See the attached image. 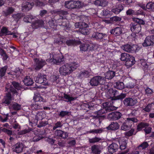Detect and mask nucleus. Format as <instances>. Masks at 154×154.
I'll list each match as a JSON object with an SVG mask.
<instances>
[{
    "label": "nucleus",
    "instance_id": "9",
    "mask_svg": "<svg viewBox=\"0 0 154 154\" xmlns=\"http://www.w3.org/2000/svg\"><path fill=\"white\" fill-rule=\"evenodd\" d=\"M127 119V121L126 122L123 123L121 126V128L123 130L126 131L131 128V125H129V122L131 121L134 122L137 121V119L134 117L128 118Z\"/></svg>",
    "mask_w": 154,
    "mask_h": 154
},
{
    "label": "nucleus",
    "instance_id": "57",
    "mask_svg": "<svg viewBox=\"0 0 154 154\" xmlns=\"http://www.w3.org/2000/svg\"><path fill=\"white\" fill-rule=\"evenodd\" d=\"M134 129L132 128L130 130L125 133V135L126 136L130 137L131 136L134 134Z\"/></svg>",
    "mask_w": 154,
    "mask_h": 154
},
{
    "label": "nucleus",
    "instance_id": "42",
    "mask_svg": "<svg viewBox=\"0 0 154 154\" xmlns=\"http://www.w3.org/2000/svg\"><path fill=\"white\" fill-rule=\"evenodd\" d=\"M45 114L42 112L37 113L35 116V119L37 121L42 120L45 117Z\"/></svg>",
    "mask_w": 154,
    "mask_h": 154
},
{
    "label": "nucleus",
    "instance_id": "21",
    "mask_svg": "<svg viewBox=\"0 0 154 154\" xmlns=\"http://www.w3.org/2000/svg\"><path fill=\"white\" fill-rule=\"evenodd\" d=\"M119 127L118 123L116 122H112L107 127L108 130L115 131L118 129Z\"/></svg>",
    "mask_w": 154,
    "mask_h": 154
},
{
    "label": "nucleus",
    "instance_id": "30",
    "mask_svg": "<svg viewBox=\"0 0 154 154\" xmlns=\"http://www.w3.org/2000/svg\"><path fill=\"white\" fill-rule=\"evenodd\" d=\"M105 35H106L105 34L97 32L93 33L92 35V37L97 39L99 40L102 39Z\"/></svg>",
    "mask_w": 154,
    "mask_h": 154
},
{
    "label": "nucleus",
    "instance_id": "33",
    "mask_svg": "<svg viewBox=\"0 0 154 154\" xmlns=\"http://www.w3.org/2000/svg\"><path fill=\"white\" fill-rule=\"evenodd\" d=\"M23 16V14L21 13H18L13 14L12 16L14 20L18 22Z\"/></svg>",
    "mask_w": 154,
    "mask_h": 154
},
{
    "label": "nucleus",
    "instance_id": "15",
    "mask_svg": "<svg viewBox=\"0 0 154 154\" xmlns=\"http://www.w3.org/2000/svg\"><path fill=\"white\" fill-rule=\"evenodd\" d=\"M6 94L4 98L2 100V103L5 106H8L10 104L12 100V97L11 92L8 91Z\"/></svg>",
    "mask_w": 154,
    "mask_h": 154
},
{
    "label": "nucleus",
    "instance_id": "47",
    "mask_svg": "<svg viewBox=\"0 0 154 154\" xmlns=\"http://www.w3.org/2000/svg\"><path fill=\"white\" fill-rule=\"evenodd\" d=\"M89 47V45L88 44H82L80 46L81 51H88Z\"/></svg>",
    "mask_w": 154,
    "mask_h": 154
},
{
    "label": "nucleus",
    "instance_id": "58",
    "mask_svg": "<svg viewBox=\"0 0 154 154\" xmlns=\"http://www.w3.org/2000/svg\"><path fill=\"white\" fill-rule=\"evenodd\" d=\"M51 20H47L46 21L48 22L50 27L52 28H54L55 24L54 23V20L53 18L51 19Z\"/></svg>",
    "mask_w": 154,
    "mask_h": 154
},
{
    "label": "nucleus",
    "instance_id": "55",
    "mask_svg": "<svg viewBox=\"0 0 154 154\" xmlns=\"http://www.w3.org/2000/svg\"><path fill=\"white\" fill-rule=\"evenodd\" d=\"M1 32L4 34L5 35H9V32H10L8 31V29L5 27H3L1 29Z\"/></svg>",
    "mask_w": 154,
    "mask_h": 154
},
{
    "label": "nucleus",
    "instance_id": "48",
    "mask_svg": "<svg viewBox=\"0 0 154 154\" xmlns=\"http://www.w3.org/2000/svg\"><path fill=\"white\" fill-rule=\"evenodd\" d=\"M147 9L154 11V2H149L146 5Z\"/></svg>",
    "mask_w": 154,
    "mask_h": 154
},
{
    "label": "nucleus",
    "instance_id": "50",
    "mask_svg": "<svg viewBox=\"0 0 154 154\" xmlns=\"http://www.w3.org/2000/svg\"><path fill=\"white\" fill-rule=\"evenodd\" d=\"M101 140L100 138L95 137L92 138H89V141L90 143H94L99 141Z\"/></svg>",
    "mask_w": 154,
    "mask_h": 154
},
{
    "label": "nucleus",
    "instance_id": "6",
    "mask_svg": "<svg viewBox=\"0 0 154 154\" xmlns=\"http://www.w3.org/2000/svg\"><path fill=\"white\" fill-rule=\"evenodd\" d=\"M35 63L33 65V69L35 70H38L41 69L46 64V61L43 59L35 58Z\"/></svg>",
    "mask_w": 154,
    "mask_h": 154
},
{
    "label": "nucleus",
    "instance_id": "20",
    "mask_svg": "<svg viewBox=\"0 0 154 154\" xmlns=\"http://www.w3.org/2000/svg\"><path fill=\"white\" fill-rule=\"evenodd\" d=\"M110 33L116 36H119L122 33V29L120 27H117L114 29L110 30Z\"/></svg>",
    "mask_w": 154,
    "mask_h": 154
},
{
    "label": "nucleus",
    "instance_id": "35",
    "mask_svg": "<svg viewBox=\"0 0 154 154\" xmlns=\"http://www.w3.org/2000/svg\"><path fill=\"white\" fill-rule=\"evenodd\" d=\"M11 107L13 110L16 111L19 110L21 109L22 108L21 105V104H18L15 102L13 103Z\"/></svg>",
    "mask_w": 154,
    "mask_h": 154
},
{
    "label": "nucleus",
    "instance_id": "12",
    "mask_svg": "<svg viewBox=\"0 0 154 154\" xmlns=\"http://www.w3.org/2000/svg\"><path fill=\"white\" fill-rule=\"evenodd\" d=\"M123 103L125 106H131L134 105L137 103V101L136 99L128 97L124 99Z\"/></svg>",
    "mask_w": 154,
    "mask_h": 154
},
{
    "label": "nucleus",
    "instance_id": "27",
    "mask_svg": "<svg viewBox=\"0 0 154 154\" xmlns=\"http://www.w3.org/2000/svg\"><path fill=\"white\" fill-rule=\"evenodd\" d=\"M135 61L134 57L131 56L130 58L126 61L125 65L128 68H129L133 65L135 63Z\"/></svg>",
    "mask_w": 154,
    "mask_h": 154
},
{
    "label": "nucleus",
    "instance_id": "4",
    "mask_svg": "<svg viewBox=\"0 0 154 154\" xmlns=\"http://www.w3.org/2000/svg\"><path fill=\"white\" fill-rule=\"evenodd\" d=\"M105 82L104 77L97 76L93 77L91 80L90 83L92 86H97L99 85H102Z\"/></svg>",
    "mask_w": 154,
    "mask_h": 154
},
{
    "label": "nucleus",
    "instance_id": "24",
    "mask_svg": "<svg viewBox=\"0 0 154 154\" xmlns=\"http://www.w3.org/2000/svg\"><path fill=\"white\" fill-rule=\"evenodd\" d=\"M65 43L68 46H74L79 44L80 42L75 40L74 39H70L67 40Z\"/></svg>",
    "mask_w": 154,
    "mask_h": 154
},
{
    "label": "nucleus",
    "instance_id": "61",
    "mask_svg": "<svg viewBox=\"0 0 154 154\" xmlns=\"http://www.w3.org/2000/svg\"><path fill=\"white\" fill-rule=\"evenodd\" d=\"M109 91L111 95L115 96V97H116V96H117L118 94V91L115 89H111L109 90Z\"/></svg>",
    "mask_w": 154,
    "mask_h": 154
},
{
    "label": "nucleus",
    "instance_id": "8",
    "mask_svg": "<svg viewBox=\"0 0 154 154\" xmlns=\"http://www.w3.org/2000/svg\"><path fill=\"white\" fill-rule=\"evenodd\" d=\"M12 150L17 154L22 153L23 150L24 144L22 142H18L12 146Z\"/></svg>",
    "mask_w": 154,
    "mask_h": 154
},
{
    "label": "nucleus",
    "instance_id": "13",
    "mask_svg": "<svg viewBox=\"0 0 154 154\" xmlns=\"http://www.w3.org/2000/svg\"><path fill=\"white\" fill-rule=\"evenodd\" d=\"M122 116L121 113L118 112H112L107 116L108 119L110 120L115 121L119 119Z\"/></svg>",
    "mask_w": 154,
    "mask_h": 154
},
{
    "label": "nucleus",
    "instance_id": "37",
    "mask_svg": "<svg viewBox=\"0 0 154 154\" xmlns=\"http://www.w3.org/2000/svg\"><path fill=\"white\" fill-rule=\"evenodd\" d=\"M115 87L118 89L122 90L125 88V85L123 82H116Z\"/></svg>",
    "mask_w": 154,
    "mask_h": 154
},
{
    "label": "nucleus",
    "instance_id": "43",
    "mask_svg": "<svg viewBox=\"0 0 154 154\" xmlns=\"http://www.w3.org/2000/svg\"><path fill=\"white\" fill-rule=\"evenodd\" d=\"M149 124L145 122H141L137 126V130L138 131H140L143 128L149 126Z\"/></svg>",
    "mask_w": 154,
    "mask_h": 154
},
{
    "label": "nucleus",
    "instance_id": "41",
    "mask_svg": "<svg viewBox=\"0 0 154 154\" xmlns=\"http://www.w3.org/2000/svg\"><path fill=\"white\" fill-rule=\"evenodd\" d=\"M35 2L37 6H43L47 4L46 0H35Z\"/></svg>",
    "mask_w": 154,
    "mask_h": 154
},
{
    "label": "nucleus",
    "instance_id": "34",
    "mask_svg": "<svg viewBox=\"0 0 154 154\" xmlns=\"http://www.w3.org/2000/svg\"><path fill=\"white\" fill-rule=\"evenodd\" d=\"M65 6L69 9H74V6L73 1L66 2L65 3Z\"/></svg>",
    "mask_w": 154,
    "mask_h": 154
},
{
    "label": "nucleus",
    "instance_id": "10",
    "mask_svg": "<svg viewBox=\"0 0 154 154\" xmlns=\"http://www.w3.org/2000/svg\"><path fill=\"white\" fill-rule=\"evenodd\" d=\"M154 44V36H149L146 37L142 45L143 46L147 47L152 45Z\"/></svg>",
    "mask_w": 154,
    "mask_h": 154
},
{
    "label": "nucleus",
    "instance_id": "31",
    "mask_svg": "<svg viewBox=\"0 0 154 154\" xmlns=\"http://www.w3.org/2000/svg\"><path fill=\"white\" fill-rule=\"evenodd\" d=\"M14 8L11 7H8L5 11H4L3 12L5 17L11 14H12L14 11Z\"/></svg>",
    "mask_w": 154,
    "mask_h": 154
},
{
    "label": "nucleus",
    "instance_id": "17",
    "mask_svg": "<svg viewBox=\"0 0 154 154\" xmlns=\"http://www.w3.org/2000/svg\"><path fill=\"white\" fill-rule=\"evenodd\" d=\"M55 135L63 139L66 138L68 136V133L61 130H57L54 132Z\"/></svg>",
    "mask_w": 154,
    "mask_h": 154
},
{
    "label": "nucleus",
    "instance_id": "32",
    "mask_svg": "<svg viewBox=\"0 0 154 154\" xmlns=\"http://www.w3.org/2000/svg\"><path fill=\"white\" fill-rule=\"evenodd\" d=\"M105 75L106 79H111L115 75V72L113 71H109L106 72Z\"/></svg>",
    "mask_w": 154,
    "mask_h": 154
},
{
    "label": "nucleus",
    "instance_id": "38",
    "mask_svg": "<svg viewBox=\"0 0 154 154\" xmlns=\"http://www.w3.org/2000/svg\"><path fill=\"white\" fill-rule=\"evenodd\" d=\"M149 145L147 142H143L138 146V149L140 151L145 149Z\"/></svg>",
    "mask_w": 154,
    "mask_h": 154
},
{
    "label": "nucleus",
    "instance_id": "36",
    "mask_svg": "<svg viewBox=\"0 0 154 154\" xmlns=\"http://www.w3.org/2000/svg\"><path fill=\"white\" fill-rule=\"evenodd\" d=\"M152 109H154V103L149 104L144 108L143 110H144L146 112H150Z\"/></svg>",
    "mask_w": 154,
    "mask_h": 154
},
{
    "label": "nucleus",
    "instance_id": "23",
    "mask_svg": "<svg viewBox=\"0 0 154 154\" xmlns=\"http://www.w3.org/2000/svg\"><path fill=\"white\" fill-rule=\"evenodd\" d=\"M122 48L124 51L129 52H131L134 51L135 50L133 46H132L128 44L122 46Z\"/></svg>",
    "mask_w": 154,
    "mask_h": 154
},
{
    "label": "nucleus",
    "instance_id": "49",
    "mask_svg": "<svg viewBox=\"0 0 154 154\" xmlns=\"http://www.w3.org/2000/svg\"><path fill=\"white\" fill-rule=\"evenodd\" d=\"M134 82L133 80H131L127 82L126 85V87L129 88H132L134 86Z\"/></svg>",
    "mask_w": 154,
    "mask_h": 154
},
{
    "label": "nucleus",
    "instance_id": "59",
    "mask_svg": "<svg viewBox=\"0 0 154 154\" xmlns=\"http://www.w3.org/2000/svg\"><path fill=\"white\" fill-rule=\"evenodd\" d=\"M69 113V112L67 111H61L58 114V115L62 117H63L66 116L68 115Z\"/></svg>",
    "mask_w": 154,
    "mask_h": 154
},
{
    "label": "nucleus",
    "instance_id": "19",
    "mask_svg": "<svg viewBox=\"0 0 154 154\" xmlns=\"http://www.w3.org/2000/svg\"><path fill=\"white\" fill-rule=\"evenodd\" d=\"M44 24V21L41 20H35L32 24V26L33 28L36 29L42 27Z\"/></svg>",
    "mask_w": 154,
    "mask_h": 154
},
{
    "label": "nucleus",
    "instance_id": "29",
    "mask_svg": "<svg viewBox=\"0 0 154 154\" xmlns=\"http://www.w3.org/2000/svg\"><path fill=\"white\" fill-rule=\"evenodd\" d=\"M89 72L86 70L82 71L79 74L78 77L79 78L82 79L87 78L89 76Z\"/></svg>",
    "mask_w": 154,
    "mask_h": 154
},
{
    "label": "nucleus",
    "instance_id": "51",
    "mask_svg": "<svg viewBox=\"0 0 154 154\" xmlns=\"http://www.w3.org/2000/svg\"><path fill=\"white\" fill-rule=\"evenodd\" d=\"M133 20L136 23L139 24L140 25V24L144 25L145 24L144 21L141 19L137 18H133Z\"/></svg>",
    "mask_w": 154,
    "mask_h": 154
},
{
    "label": "nucleus",
    "instance_id": "64",
    "mask_svg": "<svg viewBox=\"0 0 154 154\" xmlns=\"http://www.w3.org/2000/svg\"><path fill=\"white\" fill-rule=\"evenodd\" d=\"M73 3L74 5V8H79L81 5L80 2L79 1H74Z\"/></svg>",
    "mask_w": 154,
    "mask_h": 154
},
{
    "label": "nucleus",
    "instance_id": "18",
    "mask_svg": "<svg viewBox=\"0 0 154 154\" xmlns=\"http://www.w3.org/2000/svg\"><path fill=\"white\" fill-rule=\"evenodd\" d=\"M118 149V144L113 143L109 146L108 147V152L112 154L117 151Z\"/></svg>",
    "mask_w": 154,
    "mask_h": 154
},
{
    "label": "nucleus",
    "instance_id": "46",
    "mask_svg": "<svg viewBox=\"0 0 154 154\" xmlns=\"http://www.w3.org/2000/svg\"><path fill=\"white\" fill-rule=\"evenodd\" d=\"M8 68L7 66H5L1 68L0 69V77L1 78L4 76L5 75L6 71Z\"/></svg>",
    "mask_w": 154,
    "mask_h": 154
},
{
    "label": "nucleus",
    "instance_id": "16",
    "mask_svg": "<svg viewBox=\"0 0 154 154\" xmlns=\"http://www.w3.org/2000/svg\"><path fill=\"white\" fill-rule=\"evenodd\" d=\"M33 2H26L23 3L22 6V10L23 12H27L31 9L34 5Z\"/></svg>",
    "mask_w": 154,
    "mask_h": 154
},
{
    "label": "nucleus",
    "instance_id": "7",
    "mask_svg": "<svg viewBox=\"0 0 154 154\" xmlns=\"http://www.w3.org/2000/svg\"><path fill=\"white\" fill-rule=\"evenodd\" d=\"M34 80L36 82L39 84L43 83V85H46L47 84L46 75L40 73H38L37 76L34 78Z\"/></svg>",
    "mask_w": 154,
    "mask_h": 154
},
{
    "label": "nucleus",
    "instance_id": "39",
    "mask_svg": "<svg viewBox=\"0 0 154 154\" xmlns=\"http://www.w3.org/2000/svg\"><path fill=\"white\" fill-rule=\"evenodd\" d=\"M58 25L61 26L63 29H65L68 26V21L65 18L63 20V21H62V23L61 24H58Z\"/></svg>",
    "mask_w": 154,
    "mask_h": 154
},
{
    "label": "nucleus",
    "instance_id": "40",
    "mask_svg": "<svg viewBox=\"0 0 154 154\" xmlns=\"http://www.w3.org/2000/svg\"><path fill=\"white\" fill-rule=\"evenodd\" d=\"M34 17L31 15H28L25 16L23 18L24 22L26 23H30V21L34 19Z\"/></svg>",
    "mask_w": 154,
    "mask_h": 154
},
{
    "label": "nucleus",
    "instance_id": "2",
    "mask_svg": "<svg viewBox=\"0 0 154 154\" xmlns=\"http://www.w3.org/2000/svg\"><path fill=\"white\" fill-rule=\"evenodd\" d=\"M116 108L114 106H109L104 107L103 109L94 112V114L96 115V116H94L95 118H99L102 116V115L106 112H109L111 111L116 110Z\"/></svg>",
    "mask_w": 154,
    "mask_h": 154
},
{
    "label": "nucleus",
    "instance_id": "5",
    "mask_svg": "<svg viewBox=\"0 0 154 154\" xmlns=\"http://www.w3.org/2000/svg\"><path fill=\"white\" fill-rule=\"evenodd\" d=\"M52 58L50 59L49 61L54 64L59 65L64 62L63 57L61 55L54 54L53 55Z\"/></svg>",
    "mask_w": 154,
    "mask_h": 154
},
{
    "label": "nucleus",
    "instance_id": "45",
    "mask_svg": "<svg viewBox=\"0 0 154 154\" xmlns=\"http://www.w3.org/2000/svg\"><path fill=\"white\" fill-rule=\"evenodd\" d=\"M131 56L128 54L126 53H122L121 54L120 59L123 61H126Z\"/></svg>",
    "mask_w": 154,
    "mask_h": 154
},
{
    "label": "nucleus",
    "instance_id": "11",
    "mask_svg": "<svg viewBox=\"0 0 154 154\" xmlns=\"http://www.w3.org/2000/svg\"><path fill=\"white\" fill-rule=\"evenodd\" d=\"M20 88L19 84L16 82H13L9 88H6V89L7 92L9 91L14 94L17 93V91L15 89L18 90Z\"/></svg>",
    "mask_w": 154,
    "mask_h": 154
},
{
    "label": "nucleus",
    "instance_id": "22",
    "mask_svg": "<svg viewBox=\"0 0 154 154\" xmlns=\"http://www.w3.org/2000/svg\"><path fill=\"white\" fill-rule=\"evenodd\" d=\"M92 152L94 154H100L101 152L100 146L97 145H94L91 146Z\"/></svg>",
    "mask_w": 154,
    "mask_h": 154
},
{
    "label": "nucleus",
    "instance_id": "26",
    "mask_svg": "<svg viewBox=\"0 0 154 154\" xmlns=\"http://www.w3.org/2000/svg\"><path fill=\"white\" fill-rule=\"evenodd\" d=\"M23 82L26 86L31 85L34 83L32 79L28 76H26L23 79Z\"/></svg>",
    "mask_w": 154,
    "mask_h": 154
},
{
    "label": "nucleus",
    "instance_id": "60",
    "mask_svg": "<svg viewBox=\"0 0 154 154\" xmlns=\"http://www.w3.org/2000/svg\"><path fill=\"white\" fill-rule=\"evenodd\" d=\"M64 97L65 99L68 100V102H70L75 100L73 97H70L69 95L66 94H64Z\"/></svg>",
    "mask_w": 154,
    "mask_h": 154
},
{
    "label": "nucleus",
    "instance_id": "53",
    "mask_svg": "<svg viewBox=\"0 0 154 154\" xmlns=\"http://www.w3.org/2000/svg\"><path fill=\"white\" fill-rule=\"evenodd\" d=\"M120 148L121 149H125L127 143L125 140L122 141L120 142Z\"/></svg>",
    "mask_w": 154,
    "mask_h": 154
},
{
    "label": "nucleus",
    "instance_id": "52",
    "mask_svg": "<svg viewBox=\"0 0 154 154\" xmlns=\"http://www.w3.org/2000/svg\"><path fill=\"white\" fill-rule=\"evenodd\" d=\"M62 125L61 122L58 121L54 124L53 128V130H54L57 128H61Z\"/></svg>",
    "mask_w": 154,
    "mask_h": 154
},
{
    "label": "nucleus",
    "instance_id": "62",
    "mask_svg": "<svg viewBox=\"0 0 154 154\" xmlns=\"http://www.w3.org/2000/svg\"><path fill=\"white\" fill-rule=\"evenodd\" d=\"M121 18L116 16L112 17L110 18V20L112 21L117 22L121 20Z\"/></svg>",
    "mask_w": 154,
    "mask_h": 154
},
{
    "label": "nucleus",
    "instance_id": "28",
    "mask_svg": "<svg viewBox=\"0 0 154 154\" xmlns=\"http://www.w3.org/2000/svg\"><path fill=\"white\" fill-rule=\"evenodd\" d=\"M123 9V6L120 4L116 6V7L112 8L111 11L116 14H119Z\"/></svg>",
    "mask_w": 154,
    "mask_h": 154
},
{
    "label": "nucleus",
    "instance_id": "1",
    "mask_svg": "<svg viewBox=\"0 0 154 154\" xmlns=\"http://www.w3.org/2000/svg\"><path fill=\"white\" fill-rule=\"evenodd\" d=\"M78 65L75 63H67L60 66L59 72L60 75L66 76L72 73L75 70Z\"/></svg>",
    "mask_w": 154,
    "mask_h": 154
},
{
    "label": "nucleus",
    "instance_id": "3",
    "mask_svg": "<svg viewBox=\"0 0 154 154\" xmlns=\"http://www.w3.org/2000/svg\"><path fill=\"white\" fill-rule=\"evenodd\" d=\"M75 26L77 28H79V32L82 34L86 35L89 33V29L87 28L88 25L84 22H80L76 23Z\"/></svg>",
    "mask_w": 154,
    "mask_h": 154
},
{
    "label": "nucleus",
    "instance_id": "14",
    "mask_svg": "<svg viewBox=\"0 0 154 154\" xmlns=\"http://www.w3.org/2000/svg\"><path fill=\"white\" fill-rule=\"evenodd\" d=\"M131 31L134 33H138L141 29V26L139 24L135 23H131L130 25Z\"/></svg>",
    "mask_w": 154,
    "mask_h": 154
},
{
    "label": "nucleus",
    "instance_id": "63",
    "mask_svg": "<svg viewBox=\"0 0 154 154\" xmlns=\"http://www.w3.org/2000/svg\"><path fill=\"white\" fill-rule=\"evenodd\" d=\"M89 132L90 133L98 134L102 132V130L101 129H94L91 130Z\"/></svg>",
    "mask_w": 154,
    "mask_h": 154
},
{
    "label": "nucleus",
    "instance_id": "56",
    "mask_svg": "<svg viewBox=\"0 0 154 154\" xmlns=\"http://www.w3.org/2000/svg\"><path fill=\"white\" fill-rule=\"evenodd\" d=\"M126 94L121 93L120 95H117L115 97L116 100H122L125 97Z\"/></svg>",
    "mask_w": 154,
    "mask_h": 154
},
{
    "label": "nucleus",
    "instance_id": "25",
    "mask_svg": "<svg viewBox=\"0 0 154 154\" xmlns=\"http://www.w3.org/2000/svg\"><path fill=\"white\" fill-rule=\"evenodd\" d=\"M51 13L52 14H59L60 15H65L68 14L67 11L63 10L55 9L51 10Z\"/></svg>",
    "mask_w": 154,
    "mask_h": 154
},
{
    "label": "nucleus",
    "instance_id": "44",
    "mask_svg": "<svg viewBox=\"0 0 154 154\" xmlns=\"http://www.w3.org/2000/svg\"><path fill=\"white\" fill-rule=\"evenodd\" d=\"M33 100L35 102H42L43 101V98L38 94H35L33 97Z\"/></svg>",
    "mask_w": 154,
    "mask_h": 154
},
{
    "label": "nucleus",
    "instance_id": "54",
    "mask_svg": "<svg viewBox=\"0 0 154 154\" xmlns=\"http://www.w3.org/2000/svg\"><path fill=\"white\" fill-rule=\"evenodd\" d=\"M31 108L32 109H42V106L38 103H35L32 105Z\"/></svg>",
    "mask_w": 154,
    "mask_h": 154
}]
</instances>
